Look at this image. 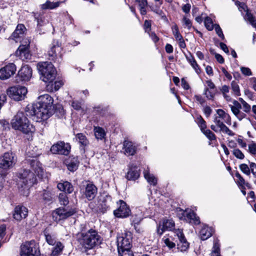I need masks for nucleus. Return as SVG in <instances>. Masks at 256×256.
Here are the masks:
<instances>
[{"instance_id": "nucleus-1", "label": "nucleus", "mask_w": 256, "mask_h": 256, "mask_svg": "<svg viewBox=\"0 0 256 256\" xmlns=\"http://www.w3.org/2000/svg\"><path fill=\"white\" fill-rule=\"evenodd\" d=\"M54 102L52 98L48 94H44L38 98L36 104L30 108V114L36 118V122L48 119L52 114V106Z\"/></svg>"}, {"instance_id": "nucleus-48", "label": "nucleus", "mask_w": 256, "mask_h": 256, "mask_svg": "<svg viewBox=\"0 0 256 256\" xmlns=\"http://www.w3.org/2000/svg\"><path fill=\"white\" fill-rule=\"evenodd\" d=\"M204 24L205 26L208 30H212L214 26V25L213 24L212 20L208 16H206L204 20Z\"/></svg>"}, {"instance_id": "nucleus-53", "label": "nucleus", "mask_w": 256, "mask_h": 256, "mask_svg": "<svg viewBox=\"0 0 256 256\" xmlns=\"http://www.w3.org/2000/svg\"><path fill=\"white\" fill-rule=\"evenodd\" d=\"M220 131L223 133L226 134L230 136H234V133L232 132L227 126L224 124L220 128Z\"/></svg>"}, {"instance_id": "nucleus-57", "label": "nucleus", "mask_w": 256, "mask_h": 256, "mask_svg": "<svg viewBox=\"0 0 256 256\" xmlns=\"http://www.w3.org/2000/svg\"><path fill=\"white\" fill-rule=\"evenodd\" d=\"M214 30L216 33V34L218 35V36L222 38V40H224V36L223 34V32L222 31V28L218 24H214Z\"/></svg>"}, {"instance_id": "nucleus-44", "label": "nucleus", "mask_w": 256, "mask_h": 256, "mask_svg": "<svg viewBox=\"0 0 256 256\" xmlns=\"http://www.w3.org/2000/svg\"><path fill=\"white\" fill-rule=\"evenodd\" d=\"M172 30L176 40L182 38V36L180 34L178 26L175 24L172 27Z\"/></svg>"}, {"instance_id": "nucleus-30", "label": "nucleus", "mask_w": 256, "mask_h": 256, "mask_svg": "<svg viewBox=\"0 0 256 256\" xmlns=\"http://www.w3.org/2000/svg\"><path fill=\"white\" fill-rule=\"evenodd\" d=\"M212 234V230L206 225H204L200 232V236L202 240H204L209 238Z\"/></svg>"}, {"instance_id": "nucleus-29", "label": "nucleus", "mask_w": 256, "mask_h": 256, "mask_svg": "<svg viewBox=\"0 0 256 256\" xmlns=\"http://www.w3.org/2000/svg\"><path fill=\"white\" fill-rule=\"evenodd\" d=\"M144 175L145 179L150 185L154 186L156 184L157 178L153 174L150 173L148 167L144 170Z\"/></svg>"}, {"instance_id": "nucleus-39", "label": "nucleus", "mask_w": 256, "mask_h": 256, "mask_svg": "<svg viewBox=\"0 0 256 256\" xmlns=\"http://www.w3.org/2000/svg\"><path fill=\"white\" fill-rule=\"evenodd\" d=\"M211 256H220V244L218 240L214 241L212 250L210 254Z\"/></svg>"}, {"instance_id": "nucleus-15", "label": "nucleus", "mask_w": 256, "mask_h": 256, "mask_svg": "<svg viewBox=\"0 0 256 256\" xmlns=\"http://www.w3.org/2000/svg\"><path fill=\"white\" fill-rule=\"evenodd\" d=\"M70 146L68 143L64 142H58L52 145L50 148L51 152L54 154H60L63 155L68 154L70 150Z\"/></svg>"}, {"instance_id": "nucleus-14", "label": "nucleus", "mask_w": 256, "mask_h": 256, "mask_svg": "<svg viewBox=\"0 0 256 256\" xmlns=\"http://www.w3.org/2000/svg\"><path fill=\"white\" fill-rule=\"evenodd\" d=\"M30 44L29 39H26L22 41V44L19 46L16 51V56L22 60L30 58L31 54L29 50Z\"/></svg>"}, {"instance_id": "nucleus-16", "label": "nucleus", "mask_w": 256, "mask_h": 256, "mask_svg": "<svg viewBox=\"0 0 256 256\" xmlns=\"http://www.w3.org/2000/svg\"><path fill=\"white\" fill-rule=\"evenodd\" d=\"M118 208L114 211V215L117 218H124L128 216L130 214V208L122 200L117 202Z\"/></svg>"}, {"instance_id": "nucleus-40", "label": "nucleus", "mask_w": 256, "mask_h": 256, "mask_svg": "<svg viewBox=\"0 0 256 256\" xmlns=\"http://www.w3.org/2000/svg\"><path fill=\"white\" fill-rule=\"evenodd\" d=\"M79 162L76 158H73L71 160L70 162L68 164V169L71 172L76 170L78 168Z\"/></svg>"}, {"instance_id": "nucleus-49", "label": "nucleus", "mask_w": 256, "mask_h": 256, "mask_svg": "<svg viewBox=\"0 0 256 256\" xmlns=\"http://www.w3.org/2000/svg\"><path fill=\"white\" fill-rule=\"evenodd\" d=\"M182 25L185 28H187L188 30L192 27V22L189 18L186 16H184L182 19Z\"/></svg>"}, {"instance_id": "nucleus-45", "label": "nucleus", "mask_w": 256, "mask_h": 256, "mask_svg": "<svg viewBox=\"0 0 256 256\" xmlns=\"http://www.w3.org/2000/svg\"><path fill=\"white\" fill-rule=\"evenodd\" d=\"M196 122L200 128L202 132L206 129V122L200 116L197 117Z\"/></svg>"}, {"instance_id": "nucleus-62", "label": "nucleus", "mask_w": 256, "mask_h": 256, "mask_svg": "<svg viewBox=\"0 0 256 256\" xmlns=\"http://www.w3.org/2000/svg\"><path fill=\"white\" fill-rule=\"evenodd\" d=\"M250 173L252 174L254 178H256V164L254 162H250Z\"/></svg>"}, {"instance_id": "nucleus-41", "label": "nucleus", "mask_w": 256, "mask_h": 256, "mask_svg": "<svg viewBox=\"0 0 256 256\" xmlns=\"http://www.w3.org/2000/svg\"><path fill=\"white\" fill-rule=\"evenodd\" d=\"M248 149H246V151L252 156L256 158V143L252 141L248 144Z\"/></svg>"}, {"instance_id": "nucleus-3", "label": "nucleus", "mask_w": 256, "mask_h": 256, "mask_svg": "<svg viewBox=\"0 0 256 256\" xmlns=\"http://www.w3.org/2000/svg\"><path fill=\"white\" fill-rule=\"evenodd\" d=\"M76 238L78 244L86 250H91L100 245L102 239L98 232L92 228L86 232L78 233Z\"/></svg>"}, {"instance_id": "nucleus-47", "label": "nucleus", "mask_w": 256, "mask_h": 256, "mask_svg": "<svg viewBox=\"0 0 256 256\" xmlns=\"http://www.w3.org/2000/svg\"><path fill=\"white\" fill-rule=\"evenodd\" d=\"M240 170L246 175L249 176L250 174V166L246 164H242L239 166Z\"/></svg>"}, {"instance_id": "nucleus-2", "label": "nucleus", "mask_w": 256, "mask_h": 256, "mask_svg": "<svg viewBox=\"0 0 256 256\" xmlns=\"http://www.w3.org/2000/svg\"><path fill=\"white\" fill-rule=\"evenodd\" d=\"M32 112L29 106H26L25 112H18L13 117L10 122V124L13 129L18 130L24 134H32L35 132V127L32 124L28 116H34V120H36V118L30 114Z\"/></svg>"}, {"instance_id": "nucleus-59", "label": "nucleus", "mask_w": 256, "mask_h": 256, "mask_svg": "<svg viewBox=\"0 0 256 256\" xmlns=\"http://www.w3.org/2000/svg\"><path fill=\"white\" fill-rule=\"evenodd\" d=\"M152 22L150 20H146L144 24V28L146 33H149L151 30Z\"/></svg>"}, {"instance_id": "nucleus-50", "label": "nucleus", "mask_w": 256, "mask_h": 256, "mask_svg": "<svg viewBox=\"0 0 256 256\" xmlns=\"http://www.w3.org/2000/svg\"><path fill=\"white\" fill-rule=\"evenodd\" d=\"M233 155L238 159L243 160L244 158V154L238 148H234L232 151Z\"/></svg>"}, {"instance_id": "nucleus-56", "label": "nucleus", "mask_w": 256, "mask_h": 256, "mask_svg": "<svg viewBox=\"0 0 256 256\" xmlns=\"http://www.w3.org/2000/svg\"><path fill=\"white\" fill-rule=\"evenodd\" d=\"M235 176L238 178V184L240 186L244 187L245 184V180L243 177L238 172L236 173Z\"/></svg>"}, {"instance_id": "nucleus-38", "label": "nucleus", "mask_w": 256, "mask_h": 256, "mask_svg": "<svg viewBox=\"0 0 256 256\" xmlns=\"http://www.w3.org/2000/svg\"><path fill=\"white\" fill-rule=\"evenodd\" d=\"M55 244L56 246L52 248L51 256H58L60 254L64 248V246L60 242H57Z\"/></svg>"}, {"instance_id": "nucleus-27", "label": "nucleus", "mask_w": 256, "mask_h": 256, "mask_svg": "<svg viewBox=\"0 0 256 256\" xmlns=\"http://www.w3.org/2000/svg\"><path fill=\"white\" fill-rule=\"evenodd\" d=\"M97 193L96 186L92 184H88L85 189V196L88 200H93Z\"/></svg>"}, {"instance_id": "nucleus-42", "label": "nucleus", "mask_w": 256, "mask_h": 256, "mask_svg": "<svg viewBox=\"0 0 256 256\" xmlns=\"http://www.w3.org/2000/svg\"><path fill=\"white\" fill-rule=\"evenodd\" d=\"M244 18L254 28H256V18L250 12H247Z\"/></svg>"}, {"instance_id": "nucleus-64", "label": "nucleus", "mask_w": 256, "mask_h": 256, "mask_svg": "<svg viewBox=\"0 0 256 256\" xmlns=\"http://www.w3.org/2000/svg\"><path fill=\"white\" fill-rule=\"evenodd\" d=\"M214 122L215 123V124L216 125V126L219 128H220L224 124V122H222L221 120V118H220V117L218 116H215V117L214 118Z\"/></svg>"}, {"instance_id": "nucleus-54", "label": "nucleus", "mask_w": 256, "mask_h": 256, "mask_svg": "<svg viewBox=\"0 0 256 256\" xmlns=\"http://www.w3.org/2000/svg\"><path fill=\"white\" fill-rule=\"evenodd\" d=\"M118 252L119 256H134L131 249L128 250H118Z\"/></svg>"}, {"instance_id": "nucleus-13", "label": "nucleus", "mask_w": 256, "mask_h": 256, "mask_svg": "<svg viewBox=\"0 0 256 256\" xmlns=\"http://www.w3.org/2000/svg\"><path fill=\"white\" fill-rule=\"evenodd\" d=\"M239 100L242 104L237 100H234L232 101V104H230L229 106L234 116L239 120H242L246 117V114L244 112L241 111L242 105H243L244 103L245 104L246 102L242 98H240Z\"/></svg>"}, {"instance_id": "nucleus-52", "label": "nucleus", "mask_w": 256, "mask_h": 256, "mask_svg": "<svg viewBox=\"0 0 256 256\" xmlns=\"http://www.w3.org/2000/svg\"><path fill=\"white\" fill-rule=\"evenodd\" d=\"M164 244L170 249H172L176 246V244L170 240V238L164 237L162 239Z\"/></svg>"}, {"instance_id": "nucleus-4", "label": "nucleus", "mask_w": 256, "mask_h": 256, "mask_svg": "<svg viewBox=\"0 0 256 256\" xmlns=\"http://www.w3.org/2000/svg\"><path fill=\"white\" fill-rule=\"evenodd\" d=\"M38 70L42 80L46 82L55 80L56 71L54 65L50 62H40L37 64Z\"/></svg>"}, {"instance_id": "nucleus-43", "label": "nucleus", "mask_w": 256, "mask_h": 256, "mask_svg": "<svg viewBox=\"0 0 256 256\" xmlns=\"http://www.w3.org/2000/svg\"><path fill=\"white\" fill-rule=\"evenodd\" d=\"M58 199L61 205L66 206L69 202L68 197L66 193L60 194Z\"/></svg>"}, {"instance_id": "nucleus-55", "label": "nucleus", "mask_w": 256, "mask_h": 256, "mask_svg": "<svg viewBox=\"0 0 256 256\" xmlns=\"http://www.w3.org/2000/svg\"><path fill=\"white\" fill-rule=\"evenodd\" d=\"M213 90H209L208 88H206L204 90V94L208 100H212L214 96V92Z\"/></svg>"}, {"instance_id": "nucleus-24", "label": "nucleus", "mask_w": 256, "mask_h": 256, "mask_svg": "<svg viewBox=\"0 0 256 256\" xmlns=\"http://www.w3.org/2000/svg\"><path fill=\"white\" fill-rule=\"evenodd\" d=\"M137 147L132 142L124 140L123 143L122 150L124 154L127 156H131L135 154Z\"/></svg>"}, {"instance_id": "nucleus-46", "label": "nucleus", "mask_w": 256, "mask_h": 256, "mask_svg": "<svg viewBox=\"0 0 256 256\" xmlns=\"http://www.w3.org/2000/svg\"><path fill=\"white\" fill-rule=\"evenodd\" d=\"M142 219V217L140 214L133 215L131 218L132 224L136 228V225H138Z\"/></svg>"}, {"instance_id": "nucleus-58", "label": "nucleus", "mask_w": 256, "mask_h": 256, "mask_svg": "<svg viewBox=\"0 0 256 256\" xmlns=\"http://www.w3.org/2000/svg\"><path fill=\"white\" fill-rule=\"evenodd\" d=\"M232 90L235 95L238 96L240 95V88L238 85L234 81H232L231 84Z\"/></svg>"}, {"instance_id": "nucleus-25", "label": "nucleus", "mask_w": 256, "mask_h": 256, "mask_svg": "<svg viewBox=\"0 0 256 256\" xmlns=\"http://www.w3.org/2000/svg\"><path fill=\"white\" fill-rule=\"evenodd\" d=\"M30 162L32 170L34 172L39 178H42L44 172L40 162L36 158H33L30 160Z\"/></svg>"}, {"instance_id": "nucleus-31", "label": "nucleus", "mask_w": 256, "mask_h": 256, "mask_svg": "<svg viewBox=\"0 0 256 256\" xmlns=\"http://www.w3.org/2000/svg\"><path fill=\"white\" fill-rule=\"evenodd\" d=\"M58 188L61 191L68 194L72 193L74 190V188L72 184L68 182H60L58 184Z\"/></svg>"}, {"instance_id": "nucleus-9", "label": "nucleus", "mask_w": 256, "mask_h": 256, "mask_svg": "<svg viewBox=\"0 0 256 256\" xmlns=\"http://www.w3.org/2000/svg\"><path fill=\"white\" fill-rule=\"evenodd\" d=\"M16 162L15 154L12 152H5L0 157V168L8 170L12 168Z\"/></svg>"}, {"instance_id": "nucleus-60", "label": "nucleus", "mask_w": 256, "mask_h": 256, "mask_svg": "<svg viewBox=\"0 0 256 256\" xmlns=\"http://www.w3.org/2000/svg\"><path fill=\"white\" fill-rule=\"evenodd\" d=\"M72 106L76 110H80L82 108L81 102L78 100H74L72 103Z\"/></svg>"}, {"instance_id": "nucleus-6", "label": "nucleus", "mask_w": 256, "mask_h": 256, "mask_svg": "<svg viewBox=\"0 0 256 256\" xmlns=\"http://www.w3.org/2000/svg\"><path fill=\"white\" fill-rule=\"evenodd\" d=\"M176 212L178 217L180 220L195 225H198L200 222L199 217L190 209L187 208L183 210L180 208H178L176 209Z\"/></svg>"}, {"instance_id": "nucleus-51", "label": "nucleus", "mask_w": 256, "mask_h": 256, "mask_svg": "<svg viewBox=\"0 0 256 256\" xmlns=\"http://www.w3.org/2000/svg\"><path fill=\"white\" fill-rule=\"evenodd\" d=\"M210 140H214L216 138L215 134L210 130L206 129L202 132Z\"/></svg>"}, {"instance_id": "nucleus-5", "label": "nucleus", "mask_w": 256, "mask_h": 256, "mask_svg": "<svg viewBox=\"0 0 256 256\" xmlns=\"http://www.w3.org/2000/svg\"><path fill=\"white\" fill-rule=\"evenodd\" d=\"M18 177L19 180L18 184L20 190L22 188L24 190H28L36 182L35 174L30 170H22L18 174Z\"/></svg>"}, {"instance_id": "nucleus-20", "label": "nucleus", "mask_w": 256, "mask_h": 256, "mask_svg": "<svg viewBox=\"0 0 256 256\" xmlns=\"http://www.w3.org/2000/svg\"><path fill=\"white\" fill-rule=\"evenodd\" d=\"M32 76V70L28 65L22 66L18 70L17 79L18 81H28Z\"/></svg>"}, {"instance_id": "nucleus-7", "label": "nucleus", "mask_w": 256, "mask_h": 256, "mask_svg": "<svg viewBox=\"0 0 256 256\" xmlns=\"http://www.w3.org/2000/svg\"><path fill=\"white\" fill-rule=\"evenodd\" d=\"M38 253V244L34 240L26 242L21 246V256H35Z\"/></svg>"}, {"instance_id": "nucleus-33", "label": "nucleus", "mask_w": 256, "mask_h": 256, "mask_svg": "<svg viewBox=\"0 0 256 256\" xmlns=\"http://www.w3.org/2000/svg\"><path fill=\"white\" fill-rule=\"evenodd\" d=\"M186 60L190 64L195 72L199 74L200 72V68L197 64L193 56L190 53L189 55L185 56Z\"/></svg>"}, {"instance_id": "nucleus-8", "label": "nucleus", "mask_w": 256, "mask_h": 256, "mask_svg": "<svg viewBox=\"0 0 256 256\" xmlns=\"http://www.w3.org/2000/svg\"><path fill=\"white\" fill-rule=\"evenodd\" d=\"M116 242L118 250L131 249L132 246V234L131 232H128L118 236Z\"/></svg>"}, {"instance_id": "nucleus-12", "label": "nucleus", "mask_w": 256, "mask_h": 256, "mask_svg": "<svg viewBox=\"0 0 256 256\" xmlns=\"http://www.w3.org/2000/svg\"><path fill=\"white\" fill-rule=\"evenodd\" d=\"M76 212L75 208H59L53 212L52 216L54 220L60 221L69 218L74 215Z\"/></svg>"}, {"instance_id": "nucleus-26", "label": "nucleus", "mask_w": 256, "mask_h": 256, "mask_svg": "<svg viewBox=\"0 0 256 256\" xmlns=\"http://www.w3.org/2000/svg\"><path fill=\"white\" fill-rule=\"evenodd\" d=\"M76 138L80 144V150L84 152L86 148L89 144V141L86 136L82 133H78L76 136Z\"/></svg>"}, {"instance_id": "nucleus-32", "label": "nucleus", "mask_w": 256, "mask_h": 256, "mask_svg": "<svg viewBox=\"0 0 256 256\" xmlns=\"http://www.w3.org/2000/svg\"><path fill=\"white\" fill-rule=\"evenodd\" d=\"M48 84L47 85V88L51 92H55L58 90L62 86V82L60 80H53L48 82Z\"/></svg>"}, {"instance_id": "nucleus-61", "label": "nucleus", "mask_w": 256, "mask_h": 256, "mask_svg": "<svg viewBox=\"0 0 256 256\" xmlns=\"http://www.w3.org/2000/svg\"><path fill=\"white\" fill-rule=\"evenodd\" d=\"M242 73L245 76H250L252 72L248 68L242 66L240 68Z\"/></svg>"}, {"instance_id": "nucleus-21", "label": "nucleus", "mask_w": 256, "mask_h": 256, "mask_svg": "<svg viewBox=\"0 0 256 256\" xmlns=\"http://www.w3.org/2000/svg\"><path fill=\"white\" fill-rule=\"evenodd\" d=\"M140 173V170L136 165L130 164L128 166V171L126 178L128 180L134 181L138 178Z\"/></svg>"}, {"instance_id": "nucleus-34", "label": "nucleus", "mask_w": 256, "mask_h": 256, "mask_svg": "<svg viewBox=\"0 0 256 256\" xmlns=\"http://www.w3.org/2000/svg\"><path fill=\"white\" fill-rule=\"evenodd\" d=\"M44 232L47 243L50 245L54 246L57 242L56 234L53 233H50L46 230H45Z\"/></svg>"}, {"instance_id": "nucleus-37", "label": "nucleus", "mask_w": 256, "mask_h": 256, "mask_svg": "<svg viewBox=\"0 0 256 256\" xmlns=\"http://www.w3.org/2000/svg\"><path fill=\"white\" fill-rule=\"evenodd\" d=\"M94 132L97 140H102L104 138L106 135L104 130L100 126H94Z\"/></svg>"}, {"instance_id": "nucleus-22", "label": "nucleus", "mask_w": 256, "mask_h": 256, "mask_svg": "<svg viewBox=\"0 0 256 256\" xmlns=\"http://www.w3.org/2000/svg\"><path fill=\"white\" fill-rule=\"evenodd\" d=\"M174 222L172 219L164 220L162 224H159L157 228V232L160 236H161L165 230H174Z\"/></svg>"}, {"instance_id": "nucleus-23", "label": "nucleus", "mask_w": 256, "mask_h": 256, "mask_svg": "<svg viewBox=\"0 0 256 256\" xmlns=\"http://www.w3.org/2000/svg\"><path fill=\"white\" fill-rule=\"evenodd\" d=\"M28 214V208L21 205H18L14 208L13 212V218L18 221L25 218Z\"/></svg>"}, {"instance_id": "nucleus-11", "label": "nucleus", "mask_w": 256, "mask_h": 256, "mask_svg": "<svg viewBox=\"0 0 256 256\" xmlns=\"http://www.w3.org/2000/svg\"><path fill=\"white\" fill-rule=\"evenodd\" d=\"M62 48L58 42L54 41L52 46L48 51V59L54 62H57L58 63H60L62 62Z\"/></svg>"}, {"instance_id": "nucleus-36", "label": "nucleus", "mask_w": 256, "mask_h": 256, "mask_svg": "<svg viewBox=\"0 0 256 256\" xmlns=\"http://www.w3.org/2000/svg\"><path fill=\"white\" fill-rule=\"evenodd\" d=\"M61 3L62 2H53L48 0L42 5L41 8L43 10H53L58 8Z\"/></svg>"}, {"instance_id": "nucleus-18", "label": "nucleus", "mask_w": 256, "mask_h": 256, "mask_svg": "<svg viewBox=\"0 0 256 256\" xmlns=\"http://www.w3.org/2000/svg\"><path fill=\"white\" fill-rule=\"evenodd\" d=\"M174 236L178 237L179 242L177 244L178 248L181 252H186L189 248V243L186 240L182 230H175Z\"/></svg>"}, {"instance_id": "nucleus-19", "label": "nucleus", "mask_w": 256, "mask_h": 256, "mask_svg": "<svg viewBox=\"0 0 256 256\" xmlns=\"http://www.w3.org/2000/svg\"><path fill=\"white\" fill-rule=\"evenodd\" d=\"M16 70V65L13 63H10L0 69V79L5 80L13 76Z\"/></svg>"}, {"instance_id": "nucleus-35", "label": "nucleus", "mask_w": 256, "mask_h": 256, "mask_svg": "<svg viewBox=\"0 0 256 256\" xmlns=\"http://www.w3.org/2000/svg\"><path fill=\"white\" fill-rule=\"evenodd\" d=\"M34 20L37 22L38 26H42L48 22L46 16L41 13H35L34 14Z\"/></svg>"}, {"instance_id": "nucleus-10", "label": "nucleus", "mask_w": 256, "mask_h": 256, "mask_svg": "<svg viewBox=\"0 0 256 256\" xmlns=\"http://www.w3.org/2000/svg\"><path fill=\"white\" fill-rule=\"evenodd\" d=\"M27 92L26 87L19 86H12L6 91L7 94L16 100H21L24 99Z\"/></svg>"}, {"instance_id": "nucleus-63", "label": "nucleus", "mask_w": 256, "mask_h": 256, "mask_svg": "<svg viewBox=\"0 0 256 256\" xmlns=\"http://www.w3.org/2000/svg\"><path fill=\"white\" fill-rule=\"evenodd\" d=\"M194 99L197 102L199 103L200 104L202 105L205 102L204 98L198 94H196L194 96Z\"/></svg>"}, {"instance_id": "nucleus-28", "label": "nucleus", "mask_w": 256, "mask_h": 256, "mask_svg": "<svg viewBox=\"0 0 256 256\" xmlns=\"http://www.w3.org/2000/svg\"><path fill=\"white\" fill-rule=\"evenodd\" d=\"M99 202L102 207H104V209L106 210L110 207L112 203V197L108 194H103L99 198Z\"/></svg>"}, {"instance_id": "nucleus-17", "label": "nucleus", "mask_w": 256, "mask_h": 256, "mask_svg": "<svg viewBox=\"0 0 256 256\" xmlns=\"http://www.w3.org/2000/svg\"><path fill=\"white\" fill-rule=\"evenodd\" d=\"M26 30V28L23 24H18L15 30L10 37V39L14 40L16 42H20L22 44L23 40L28 39L24 38Z\"/></svg>"}]
</instances>
